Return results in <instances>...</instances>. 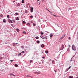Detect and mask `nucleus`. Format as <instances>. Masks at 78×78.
Instances as JSON below:
<instances>
[{
    "label": "nucleus",
    "instance_id": "1a4fd4ad",
    "mask_svg": "<svg viewBox=\"0 0 78 78\" xmlns=\"http://www.w3.org/2000/svg\"><path fill=\"white\" fill-rule=\"evenodd\" d=\"M42 39H47V38L46 37H44L43 38H42L41 37Z\"/></svg>",
    "mask_w": 78,
    "mask_h": 78
},
{
    "label": "nucleus",
    "instance_id": "39448f33",
    "mask_svg": "<svg viewBox=\"0 0 78 78\" xmlns=\"http://www.w3.org/2000/svg\"><path fill=\"white\" fill-rule=\"evenodd\" d=\"M65 36H66V35H64L61 38V39H63V38H64V37H65Z\"/></svg>",
    "mask_w": 78,
    "mask_h": 78
},
{
    "label": "nucleus",
    "instance_id": "2f4dec72",
    "mask_svg": "<svg viewBox=\"0 0 78 78\" xmlns=\"http://www.w3.org/2000/svg\"><path fill=\"white\" fill-rule=\"evenodd\" d=\"M7 18H9V15H8L7 16Z\"/></svg>",
    "mask_w": 78,
    "mask_h": 78
},
{
    "label": "nucleus",
    "instance_id": "79ce46f5",
    "mask_svg": "<svg viewBox=\"0 0 78 78\" xmlns=\"http://www.w3.org/2000/svg\"><path fill=\"white\" fill-rule=\"evenodd\" d=\"M53 62H54V60H53V61H52V63H53Z\"/></svg>",
    "mask_w": 78,
    "mask_h": 78
},
{
    "label": "nucleus",
    "instance_id": "052dcab7",
    "mask_svg": "<svg viewBox=\"0 0 78 78\" xmlns=\"http://www.w3.org/2000/svg\"><path fill=\"white\" fill-rule=\"evenodd\" d=\"M44 51H43V52H42V53H44Z\"/></svg>",
    "mask_w": 78,
    "mask_h": 78
},
{
    "label": "nucleus",
    "instance_id": "473e14b6",
    "mask_svg": "<svg viewBox=\"0 0 78 78\" xmlns=\"http://www.w3.org/2000/svg\"><path fill=\"white\" fill-rule=\"evenodd\" d=\"M15 14L16 15V16H17V15H18V13L17 12Z\"/></svg>",
    "mask_w": 78,
    "mask_h": 78
},
{
    "label": "nucleus",
    "instance_id": "603ef678",
    "mask_svg": "<svg viewBox=\"0 0 78 78\" xmlns=\"http://www.w3.org/2000/svg\"><path fill=\"white\" fill-rule=\"evenodd\" d=\"M69 45V48H70V45Z\"/></svg>",
    "mask_w": 78,
    "mask_h": 78
},
{
    "label": "nucleus",
    "instance_id": "412c9836",
    "mask_svg": "<svg viewBox=\"0 0 78 78\" xmlns=\"http://www.w3.org/2000/svg\"><path fill=\"white\" fill-rule=\"evenodd\" d=\"M35 38H36V39H39V37H35Z\"/></svg>",
    "mask_w": 78,
    "mask_h": 78
},
{
    "label": "nucleus",
    "instance_id": "f257e3e1",
    "mask_svg": "<svg viewBox=\"0 0 78 78\" xmlns=\"http://www.w3.org/2000/svg\"><path fill=\"white\" fill-rule=\"evenodd\" d=\"M72 49L74 51H76V47L74 44H73L72 45Z\"/></svg>",
    "mask_w": 78,
    "mask_h": 78
},
{
    "label": "nucleus",
    "instance_id": "6e6552de",
    "mask_svg": "<svg viewBox=\"0 0 78 78\" xmlns=\"http://www.w3.org/2000/svg\"><path fill=\"white\" fill-rule=\"evenodd\" d=\"M6 21L5 20V19H4L3 20V23H6Z\"/></svg>",
    "mask_w": 78,
    "mask_h": 78
},
{
    "label": "nucleus",
    "instance_id": "72a5a7b5",
    "mask_svg": "<svg viewBox=\"0 0 78 78\" xmlns=\"http://www.w3.org/2000/svg\"><path fill=\"white\" fill-rule=\"evenodd\" d=\"M23 23H26V22L25 21H23Z\"/></svg>",
    "mask_w": 78,
    "mask_h": 78
},
{
    "label": "nucleus",
    "instance_id": "bb28decb",
    "mask_svg": "<svg viewBox=\"0 0 78 78\" xmlns=\"http://www.w3.org/2000/svg\"><path fill=\"white\" fill-rule=\"evenodd\" d=\"M70 68H71V66H70L69 68H68V70H69V69H70Z\"/></svg>",
    "mask_w": 78,
    "mask_h": 78
},
{
    "label": "nucleus",
    "instance_id": "4d7b16f0",
    "mask_svg": "<svg viewBox=\"0 0 78 78\" xmlns=\"http://www.w3.org/2000/svg\"><path fill=\"white\" fill-rule=\"evenodd\" d=\"M70 37H69V39H70Z\"/></svg>",
    "mask_w": 78,
    "mask_h": 78
},
{
    "label": "nucleus",
    "instance_id": "6ab92c4d",
    "mask_svg": "<svg viewBox=\"0 0 78 78\" xmlns=\"http://www.w3.org/2000/svg\"><path fill=\"white\" fill-rule=\"evenodd\" d=\"M15 66L16 67H18V65H17V64H15Z\"/></svg>",
    "mask_w": 78,
    "mask_h": 78
},
{
    "label": "nucleus",
    "instance_id": "0e129e2a",
    "mask_svg": "<svg viewBox=\"0 0 78 78\" xmlns=\"http://www.w3.org/2000/svg\"><path fill=\"white\" fill-rule=\"evenodd\" d=\"M39 0H37V1H39Z\"/></svg>",
    "mask_w": 78,
    "mask_h": 78
},
{
    "label": "nucleus",
    "instance_id": "f3484780",
    "mask_svg": "<svg viewBox=\"0 0 78 78\" xmlns=\"http://www.w3.org/2000/svg\"><path fill=\"white\" fill-rule=\"evenodd\" d=\"M19 18L18 17H16V20H19Z\"/></svg>",
    "mask_w": 78,
    "mask_h": 78
},
{
    "label": "nucleus",
    "instance_id": "58836bf2",
    "mask_svg": "<svg viewBox=\"0 0 78 78\" xmlns=\"http://www.w3.org/2000/svg\"><path fill=\"white\" fill-rule=\"evenodd\" d=\"M21 53H24V51H23Z\"/></svg>",
    "mask_w": 78,
    "mask_h": 78
},
{
    "label": "nucleus",
    "instance_id": "f704fd0d",
    "mask_svg": "<svg viewBox=\"0 0 78 78\" xmlns=\"http://www.w3.org/2000/svg\"><path fill=\"white\" fill-rule=\"evenodd\" d=\"M53 16H54V17H57V16H56V15H53Z\"/></svg>",
    "mask_w": 78,
    "mask_h": 78
},
{
    "label": "nucleus",
    "instance_id": "bf43d9fd",
    "mask_svg": "<svg viewBox=\"0 0 78 78\" xmlns=\"http://www.w3.org/2000/svg\"><path fill=\"white\" fill-rule=\"evenodd\" d=\"M46 9L47 10V11H48L49 10H48L47 9Z\"/></svg>",
    "mask_w": 78,
    "mask_h": 78
},
{
    "label": "nucleus",
    "instance_id": "0eeeda50",
    "mask_svg": "<svg viewBox=\"0 0 78 78\" xmlns=\"http://www.w3.org/2000/svg\"><path fill=\"white\" fill-rule=\"evenodd\" d=\"M69 50H70V48H69L67 49V52H68V53H69Z\"/></svg>",
    "mask_w": 78,
    "mask_h": 78
},
{
    "label": "nucleus",
    "instance_id": "5701e85b",
    "mask_svg": "<svg viewBox=\"0 0 78 78\" xmlns=\"http://www.w3.org/2000/svg\"><path fill=\"white\" fill-rule=\"evenodd\" d=\"M22 55V53H20L18 54V56H20Z\"/></svg>",
    "mask_w": 78,
    "mask_h": 78
},
{
    "label": "nucleus",
    "instance_id": "f8f14e48",
    "mask_svg": "<svg viewBox=\"0 0 78 78\" xmlns=\"http://www.w3.org/2000/svg\"><path fill=\"white\" fill-rule=\"evenodd\" d=\"M36 73H37V74H41V72L39 71L38 72H37Z\"/></svg>",
    "mask_w": 78,
    "mask_h": 78
},
{
    "label": "nucleus",
    "instance_id": "4c0bfd02",
    "mask_svg": "<svg viewBox=\"0 0 78 78\" xmlns=\"http://www.w3.org/2000/svg\"><path fill=\"white\" fill-rule=\"evenodd\" d=\"M11 26H12V27H14V25L13 24H11Z\"/></svg>",
    "mask_w": 78,
    "mask_h": 78
},
{
    "label": "nucleus",
    "instance_id": "ea45409f",
    "mask_svg": "<svg viewBox=\"0 0 78 78\" xmlns=\"http://www.w3.org/2000/svg\"><path fill=\"white\" fill-rule=\"evenodd\" d=\"M21 47L22 48H24V47L23 46H21Z\"/></svg>",
    "mask_w": 78,
    "mask_h": 78
},
{
    "label": "nucleus",
    "instance_id": "6e6d98bb",
    "mask_svg": "<svg viewBox=\"0 0 78 78\" xmlns=\"http://www.w3.org/2000/svg\"><path fill=\"white\" fill-rule=\"evenodd\" d=\"M12 23H14V21H12Z\"/></svg>",
    "mask_w": 78,
    "mask_h": 78
},
{
    "label": "nucleus",
    "instance_id": "8fccbe9b",
    "mask_svg": "<svg viewBox=\"0 0 78 78\" xmlns=\"http://www.w3.org/2000/svg\"><path fill=\"white\" fill-rule=\"evenodd\" d=\"M4 44H7V43H6V42H5V43H4Z\"/></svg>",
    "mask_w": 78,
    "mask_h": 78
},
{
    "label": "nucleus",
    "instance_id": "ddd939ff",
    "mask_svg": "<svg viewBox=\"0 0 78 78\" xmlns=\"http://www.w3.org/2000/svg\"><path fill=\"white\" fill-rule=\"evenodd\" d=\"M73 58V57L71 58V60H70V62H72V61H73V60H72V58Z\"/></svg>",
    "mask_w": 78,
    "mask_h": 78
},
{
    "label": "nucleus",
    "instance_id": "e2e57ef3",
    "mask_svg": "<svg viewBox=\"0 0 78 78\" xmlns=\"http://www.w3.org/2000/svg\"><path fill=\"white\" fill-rule=\"evenodd\" d=\"M76 78H78V76Z\"/></svg>",
    "mask_w": 78,
    "mask_h": 78
},
{
    "label": "nucleus",
    "instance_id": "9d476101",
    "mask_svg": "<svg viewBox=\"0 0 78 78\" xmlns=\"http://www.w3.org/2000/svg\"><path fill=\"white\" fill-rule=\"evenodd\" d=\"M37 44H39V43H40V41L39 40H37Z\"/></svg>",
    "mask_w": 78,
    "mask_h": 78
},
{
    "label": "nucleus",
    "instance_id": "4468645a",
    "mask_svg": "<svg viewBox=\"0 0 78 78\" xmlns=\"http://www.w3.org/2000/svg\"><path fill=\"white\" fill-rule=\"evenodd\" d=\"M69 78H73V76H69Z\"/></svg>",
    "mask_w": 78,
    "mask_h": 78
},
{
    "label": "nucleus",
    "instance_id": "c756f323",
    "mask_svg": "<svg viewBox=\"0 0 78 78\" xmlns=\"http://www.w3.org/2000/svg\"><path fill=\"white\" fill-rule=\"evenodd\" d=\"M17 6H20V4L19 3H18L17 4Z\"/></svg>",
    "mask_w": 78,
    "mask_h": 78
},
{
    "label": "nucleus",
    "instance_id": "a878e982",
    "mask_svg": "<svg viewBox=\"0 0 78 78\" xmlns=\"http://www.w3.org/2000/svg\"><path fill=\"white\" fill-rule=\"evenodd\" d=\"M32 62H33V60H31L30 61V63H31Z\"/></svg>",
    "mask_w": 78,
    "mask_h": 78
},
{
    "label": "nucleus",
    "instance_id": "c85d7f7f",
    "mask_svg": "<svg viewBox=\"0 0 78 78\" xmlns=\"http://www.w3.org/2000/svg\"><path fill=\"white\" fill-rule=\"evenodd\" d=\"M22 1L23 2H22V3H24V0H22Z\"/></svg>",
    "mask_w": 78,
    "mask_h": 78
},
{
    "label": "nucleus",
    "instance_id": "de8ad7c7",
    "mask_svg": "<svg viewBox=\"0 0 78 78\" xmlns=\"http://www.w3.org/2000/svg\"><path fill=\"white\" fill-rule=\"evenodd\" d=\"M12 20L13 22H15V20Z\"/></svg>",
    "mask_w": 78,
    "mask_h": 78
},
{
    "label": "nucleus",
    "instance_id": "c9c22d12",
    "mask_svg": "<svg viewBox=\"0 0 78 78\" xmlns=\"http://www.w3.org/2000/svg\"><path fill=\"white\" fill-rule=\"evenodd\" d=\"M16 30H17V31L18 30H19V29H18V28H16Z\"/></svg>",
    "mask_w": 78,
    "mask_h": 78
},
{
    "label": "nucleus",
    "instance_id": "13d9d810",
    "mask_svg": "<svg viewBox=\"0 0 78 78\" xmlns=\"http://www.w3.org/2000/svg\"><path fill=\"white\" fill-rule=\"evenodd\" d=\"M50 12V13H51V12Z\"/></svg>",
    "mask_w": 78,
    "mask_h": 78
},
{
    "label": "nucleus",
    "instance_id": "7ed1b4c3",
    "mask_svg": "<svg viewBox=\"0 0 78 78\" xmlns=\"http://www.w3.org/2000/svg\"><path fill=\"white\" fill-rule=\"evenodd\" d=\"M30 11L31 12H33V8L32 7L31 9H30Z\"/></svg>",
    "mask_w": 78,
    "mask_h": 78
},
{
    "label": "nucleus",
    "instance_id": "680f3d73",
    "mask_svg": "<svg viewBox=\"0 0 78 78\" xmlns=\"http://www.w3.org/2000/svg\"><path fill=\"white\" fill-rule=\"evenodd\" d=\"M16 44H18V43H16Z\"/></svg>",
    "mask_w": 78,
    "mask_h": 78
},
{
    "label": "nucleus",
    "instance_id": "a211bd4d",
    "mask_svg": "<svg viewBox=\"0 0 78 78\" xmlns=\"http://www.w3.org/2000/svg\"><path fill=\"white\" fill-rule=\"evenodd\" d=\"M9 19V20H10V21H9V22H11V23H12V21L11 20H10V19Z\"/></svg>",
    "mask_w": 78,
    "mask_h": 78
},
{
    "label": "nucleus",
    "instance_id": "49530a36",
    "mask_svg": "<svg viewBox=\"0 0 78 78\" xmlns=\"http://www.w3.org/2000/svg\"><path fill=\"white\" fill-rule=\"evenodd\" d=\"M42 58H43V59H44L45 58V57H42Z\"/></svg>",
    "mask_w": 78,
    "mask_h": 78
},
{
    "label": "nucleus",
    "instance_id": "2eb2a0df",
    "mask_svg": "<svg viewBox=\"0 0 78 78\" xmlns=\"http://www.w3.org/2000/svg\"><path fill=\"white\" fill-rule=\"evenodd\" d=\"M68 70H69V69H68V68L66 69L65 71V72H67V71H68Z\"/></svg>",
    "mask_w": 78,
    "mask_h": 78
},
{
    "label": "nucleus",
    "instance_id": "7c9ffc66",
    "mask_svg": "<svg viewBox=\"0 0 78 78\" xmlns=\"http://www.w3.org/2000/svg\"><path fill=\"white\" fill-rule=\"evenodd\" d=\"M41 34H42V35L44 34V33L42 32H41Z\"/></svg>",
    "mask_w": 78,
    "mask_h": 78
},
{
    "label": "nucleus",
    "instance_id": "a19ab883",
    "mask_svg": "<svg viewBox=\"0 0 78 78\" xmlns=\"http://www.w3.org/2000/svg\"><path fill=\"white\" fill-rule=\"evenodd\" d=\"M27 76H28V77H30V76L28 75H27Z\"/></svg>",
    "mask_w": 78,
    "mask_h": 78
},
{
    "label": "nucleus",
    "instance_id": "dca6fc26",
    "mask_svg": "<svg viewBox=\"0 0 78 78\" xmlns=\"http://www.w3.org/2000/svg\"><path fill=\"white\" fill-rule=\"evenodd\" d=\"M25 13H28V12L27 11V10H25Z\"/></svg>",
    "mask_w": 78,
    "mask_h": 78
},
{
    "label": "nucleus",
    "instance_id": "e433bc0d",
    "mask_svg": "<svg viewBox=\"0 0 78 78\" xmlns=\"http://www.w3.org/2000/svg\"><path fill=\"white\" fill-rule=\"evenodd\" d=\"M0 16L1 17H3V15L2 14H1V15H0Z\"/></svg>",
    "mask_w": 78,
    "mask_h": 78
},
{
    "label": "nucleus",
    "instance_id": "37998d69",
    "mask_svg": "<svg viewBox=\"0 0 78 78\" xmlns=\"http://www.w3.org/2000/svg\"><path fill=\"white\" fill-rule=\"evenodd\" d=\"M43 61V60H41V61ZM42 64H43V63H44V61L43 60V61H42Z\"/></svg>",
    "mask_w": 78,
    "mask_h": 78
},
{
    "label": "nucleus",
    "instance_id": "393cba45",
    "mask_svg": "<svg viewBox=\"0 0 78 78\" xmlns=\"http://www.w3.org/2000/svg\"><path fill=\"white\" fill-rule=\"evenodd\" d=\"M23 33L24 34H26L27 33H26V32H25V31H23Z\"/></svg>",
    "mask_w": 78,
    "mask_h": 78
},
{
    "label": "nucleus",
    "instance_id": "09e8293b",
    "mask_svg": "<svg viewBox=\"0 0 78 78\" xmlns=\"http://www.w3.org/2000/svg\"><path fill=\"white\" fill-rule=\"evenodd\" d=\"M17 31L18 32H19V30H17Z\"/></svg>",
    "mask_w": 78,
    "mask_h": 78
},
{
    "label": "nucleus",
    "instance_id": "5fc2aeb1",
    "mask_svg": "<svg viewBox=\"0 0 78 78\" xmlns=\"http://www.w3.org/2000/svg\"><path fill=\"white\" fill-rule=\"evenodd\" d=\"M48 11H49V12H50V10H48Z\"/></svg>",
    "mask_w": 78,
    "mask_h": 78
},
{
    "label": "nucleus",
    "instance_id": "69168bd1",
    "mask_svg": "<svg viewBox=\"0 0 78 78\" xmlns=\"http://www.w3.org/2000/svg\"><path fill=\"white\" fill-rule=\"evenodd\" d=\"M40 3H39V5H40Z\"/></svg>",
    "mask_w": 78,
    "mask_h": 78
},
{
    "label": "nucleus",
    "instance_id": "20e7f679",
    "mask_svg": "<svg viewBox=\"0 0 78 78\" xmlns=\"http://www.w3.org/2000/svg\"><path fill=\"white\" fill-rule=\"evenodd\" d=\"M49 36H50V37H52V36H53V35L52 34H51Z\"/></svg>",
    "mask_w": 78,
    "mask_h": 78
},
{
    "label": "nucleus",
    "instance_id": "b1692460",
    "mask_svg": "<svg viewBox=\"0 0 78 78\" xmlns=\"http://www.w3.org/2000/svg\"><path fill=\"white\" fill-rule=\"evenodd\" d=\"M33 18V16H30V18Z\"/></svg>",
    "mask_w": 78,
    "mask_h": 78
},
{
    "label": "nucleus",
    "instance_id": "4be33fe9",
    "mask_svg": "<svg viewBox=\"0 0 78 78\" xmlns=\"http://www.w3.org/2000/svg\"><path fill=\"white\" fill-rule=\"evenodd\" d=\"M45 52L46 53V54H47V53H48V51H45Z\"/></svg>",
    "mask_w": 78,
    "mask_h": 78
},
{
    "label": "nucleus",
    "instance_id": "864d4df0",
    "mask_svg": "<svg viewBox=\"0 0 78 78\" xmlns=\"http://www.w3.org/2000/svg\"><path fill=\"white\" fill-rule=\"evenodd\" d=\"M14 2H15V1H13V3H14Z\"/></svg>",
    "mask_w": 78,
    "mask_h": 78
},
{
    "label": "nucleus",
    "instance_id": "3c124183",
    "mask_svg": "<svg viewBox=\"0 0 78 78\" xmlns=\"http://www.w3.org/2000/svg\"><path fill=\"white\" fill-rule=\"evenodd\" d=\"M54 71L55 72H56V70H54Z\"/></svg>",
    "mask_w": 78,
    "mask_h": 78
},
{
    "label": "nucleus",
    "instance_id": "c03bdc74",
    "mask_svg": "<svg viewBox=\"0 0 78 78\" xmlns=\"http://www.w3.org/2000/svg\"><path fill=\"white\" fill-rule=\"evenodd\" d=\"M11 75H13V76H15V75H14L13 74H11Z\"/></svg>",
    "mask_w": 78,
    "mask_h": 78
},
{
    "label": "nucleus",
    "instance_id": "a18cd8bd",
    "mask_svg": "<svg viewBox=\"0 0 78 78\" xmlns=\"http://www.w3.org/2000/svg\"><path fill=\"white\" fill-rule=\"evenodd\" d=\"M69 9H72V8H69Z\"/></svg>",
    "mask_w": 78,
    "mask_h": 78
},
{
    "label": "nucleus",
    "instance_id": "9b49d317",
    "mask_svg": "<svg viewBox=\"0 0 78 78\" xmlns=\"http://www.w3.org/2000/svg\"><path fill=\"white\" fill-rule=\"evenodd\" d=\"M41 47L42 48H43L44 47V45L43 44H42L41 45Z\"/></svg>",
    "mask_w": 78,
    "mask_h": 78
},
{
    "label": "nucleus",
    "instance_id": "cd10ccee",
    "mask_svg": "<svg viewBox=\"0 0 78 78\" xmlns=\"http://www.w3.org/2000/svg\"><path fill=\"white\" fill-rule=\"evenodd\" d=\"M10 61L11 62H13V61H14V60H11Z\"/></svg>",
    "mask_w": 78,
    "mask_h": 78
},
{
    "label": "nucleus",
    "instance_id": "423d86ee",
    "mask_svg": "<svg viewBox=\"0 0 78 78\" xmlns=\"http://www.w3.org/2000/svg\"><path fill=\"white\" fill-rule=\"evenodd\" d=\"M27 25L28 26V27H30V23H28L27 24Z\"/></svg>",
    "mask_w": 78,
    "mask_h": 78
},
{
    "label": "nucleus",
    "instance_id": "aec40b11",
    "mask_svg": "<svg viewBox=\"0 0 78 78\" xmlns=\"http://www.w3.org/2000/svg\"><path fill=\"white\" fill-rule=\"evenodd\" d=\"M33 26H34V27H35V26H36V24L34 23H33Z\"/></svg>",
    "mask_w": 78,
    "mask_h": 78
},
{
    "label": "nucleus",
    "instance_id": "f03ea898",
    "mask_svg": "<svg viewBox=\"0 0 78 78\" xmlns=\"http://www.w3.org/2000/svg\"><path fill=\"white\" fill-rule=\"evenodd\" d=\"M64 45H62L61 47L60 48V50H62L64 49Z\"/></svg>",
    "mask_w": 78,
    "mask_h": 78
}]
</instances>
